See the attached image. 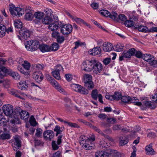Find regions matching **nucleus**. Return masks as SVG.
Wrapping results in <instances>:
<instances>
[{
  "mask_svg": "<svg viewBox=\"0 0 157 157\" xmlns=\"http://www.w3.org/2000/svg\"><path fill=\"white\" fill-rule=\"evenodd\" d=\"M2 109L5 114L6 116L11 117L13 112V107L11 105H4L3 106Z\"/></svg>",
  "mask_w": 157,
  "mask_h": 157,
  "instance_id": "nucleus-8",
  "label": "nucleus"
},
{
  "mask_svg": "<svg viewBox=\"0 0 157 157\" xmlns=\"http://www.w3.org/2000/svg\"><path fill=\"white\" fill-rule=\"evenodd\" d=\"M88 140L87 138L84 136H81L79 139V141L80 145L84 144L85 142H86Z\"/></svg>",
  "mask_w": 157,
  "mask_h": 157,
  "instance_id": "nucleus-46",
  "label": "nucleus"
},
{
  "mask_svg": "<svg viewBox=\"0 0 157 157\" xmlns=\"http://www.w3.org/2000/svg\"><path fill=\"white\" fill-rule=\"evenodd\" d=\"M39 49L42 52H45L50 51L49 46L45 44H41L39 46Z\"/></svg>",
  "mask_w": 157,
  "mask_h": 157,
  "instance_id": "nucleus-21",
  "label": "nucleus"
},
{
  "mask_svg": "<svg viewBox=\"0 0 157 157\" xmlns=\"http://www.w3.org/2000/svg\"><path fill=\"white\" fill-rule=\"evenodd\" d=\"M50 83L56 89L60 86L54 79H53V81Z\"/></svg>",
  "mask_w": 157,
  "mask_h": 157,
  "instance_id": "nucleus-53",
  "label": "nucleus"
},
{
  "mask_svg": "<svg viewBox=\"0 0 157 157\" xmlns=\"http://www.w3.org/2000/svg\"><path fill=\"white\" fill-rule=\"evenodd\" d=\"M20 118L24 120H27L29 117V113L25 111L22 110L20 113Z\"/></svg>",
  "mask_w": 157,
  "mask_h": 157,
  "instance_id": "nucleus-17",
  "label": "nucleus"
},
{
  "mask_svg": "<svg viewBox=\"0 0 157 157\" xmlns=\"http://www.w3.org/2000/svg\"><path fill=\"white\" fill-rule=\"evenodd\" d=\"M65 77L66 79L68 81H71L72 79L73 78L72 75L70 74H66Z\"/></svg>",
  "mask_w": 157,
  "mask_h": 157,
  "instance_id": "nucleus-61",
  "label": "nucleus"
},
{
  "mask_svg": "<svg viewBox=\"0 0 157 157\" xmlns=\"http://www.w3.org/2000/svg\"><path fill=\"white\" fill-rule=\"evenodd\" d=\"M100 13L101 15L106 17H109L110 14V12L106 10H101Z\"/></svg>",
  "mask_w": 157,
  "mask_h": 157,
  "instance_id": "nucleus-45",
  "label": "nucleus"
},
{
  "mask_svg": "<svg viewBox=\"0 0 157 157\" xmlns=\"http://www.w3.org/2000/svg\"><path fill=\"white\" fill-rule=\"evenodd\" d=\"M120 140L119 144L121 146H124L128 142V139L124 136H120Z\"/></svg>",
  "mask_w": 157,
  "mask_h": 157,
  "instance_id": "nucleus-23",
  "label": "nucleus"
},
{
  "mask_svg": "<svg viewBox=\"0 0 157 157\" xmlns=\"http://www.w3.org/2000/svg\"><path fill=\"white\" fill-rule=\"evenodd\" d=\"M59 92L64 95L67 94V92L63 88L60 86L56 89Z\"/></svg>",
  "mask_w": 157,
  "mask_h": 157,
  "instance_id": "nucleus-56",
  "label": "nucleus"
},
{
  "mask_svg": "<svg viewBox=\"0 0 157 157\" xmlns=\"http://www.w3.org/2000/svg\"><path fill=\"white\" fill-rule=\"evenodd\" d=\"M39 46V43L38 41L31 40L27 41L25 46L27 50L33 51L38 49Z\"/></svg>",
  "mask_w": 157,
  "mask_h": 157,
  "instance_id": "nucleus-2",
  "label": "nucleus"
},
{
  "mask_svg": "<svg viewBox=\"0 0 157 157\" xmlns=\"http://www.w3.org/2000/svg\"><path fill=\"white\" fill-rule=\"evenodd\" d=\"M42 130L40 128H38L36 130L35 136L37 137H40L42 136Z\"/></svg>",
  "mask_w": 157,
  "mask_h": 157,
  "instance_id": "nucleus-47",
  "label": "nucleus"
},
{
  "mask_svg": "<svg viewBox=\"0 0 157 157\" xmlns=\"http://www.w3.org/2000/svg\"><path fill=\"white\" fill-rule=\"evenodd\" d=\"M98 94V91L97 89H95L92 91L91 95L92 98L94 100H97Z\"/></svg>",
  "mask_w": 157,
  "mask_h": 157,
  "instance_id": "nucleus-37",
  "label": "nucleus"
},
{
  "mask_svg": "<svg viewBox=\"0 0 157 157\" xmlns=\"http://www.w3.org/2000/svg\"><path fill=\"white\" fill-rule=\"evenodd\" d=\"M135 55L136 57L138 58H143V56L142 53L140 51H136Z\"/></svg>",
  "mask_w": 157,
  "mask_h": 157,
  "instance_id": "nucleus-58",
  "label": "nucleus"
},
{
  "mask_svg": "<svg viewBox=\"0 0 157 157\" xmlns=\"http://www.w3.org/2000/svg\"><path fill=\"white\" fill-rule=\"evenodd\" d=\"M52 36L55 38H57L59 35V33L56 31H53L52 34Z\"/></svg>",
  "mask_w": 157,
  "mask_h": 157,
  "instance_id": "nucleus-63",
  "label": "nucleus"
},
{
  "mask_svg": "<svg viewBox=\"0 0 157 157\" xmlns=\"http://www.w3.org/2000/svg\"><path fill=\"white\" fill-rule=\"evenodd\" d=\"M92 76L88 74H85L84 75V82H87L92 80Z\"/></svg>",
  "mask_w": 157,
  "mask_h": 157,
  "instance_id": "nucleus-48",
  "label": "nucleus"
},
{
  "mask_svg": "<svg viewBox=\"0 0 157 157\" xmlns=\"http://www.w3.org/2000/svg\"><path fill=\"white\" fill-rule=\"evenodd\" d=\"M56 39L57 41L60 44L62 43L64 40V38L63 36H59Z\"/></svg>",
  "mask_w": 157,
  "mask_h": 157,
  "instance_id": "nucleus-60",
  "label": "nucleus"
},
{
  "mask_svg": "<svg viewBox=\"0 0 157 157\" xmlns=\"http://www.w3.org/2000/svg\"><path fill=\"white\" fill-rule=\"evenodd\" d=\"M52 145L53 150H55L58 149L59 147L57 144L56 141L53 140L52 142Z\"/></svg>",
  "mask_w": 157,
  "mask_h": 157,
  "instance_id": "nucleus-55",
  "label": "nucleus"
},
{
  "mask_svg": "<svg viewBox=\"0 0 157 157\" xmlns=\"http://www.w3.org/2000/svg\"><path fill=\"white\" fill-rule=\"evenodd\" d=\"M28 85L25 81H21L19 82L18 87L21 90H25L28 87Z\"/></svg>",
  "mask_w": 157,
  "mask_h": 157,
  "instance_id": "nucleus-22",
  "label": "nucleus"
},
{
  "mask_svg": "<svg viewBox=\"0 0 157 157\" xmlns=\"http://www.w3.org/2000/svg\"><path fill=\"white\" fill-rule=\"evenodd\" d=\"M84 83L85 86L88 89H92L94 87V85L92 80L87 82H85Z\"/></svg>",
  "mask_w": 157,
  "mask_h": 157,
  "instance_id": "nucleus-42",
  "label": "nucleus"
},
{
  "mask_svg": "<svg viewBox=\"0 0 157 157\" xmlns=\"http://www.w3.org/2000/svg\"><path fill=\"white\" fill-rule=\"evenodd\" d=\"M101 50L100 47H95L92 49H90L88 53L89 54L92 56H95L101 53Z\"/></svg>",
  "mask_w": 157,
  "mask_h": 157,
  "instance_id": "nucleus-13",
  "label": "nucleus"
},
{
  "mask_svg": "<svg viewBox=\"0 0 157 157\" xmlns=\"http://www.w3.org/2000/svg\"><path fill=\"white\" fill-rule=\"evenodd\" d=\"M60 32L64 35H68L70 34L72 30V25L69 24L62 25L60 26Z\"/></svg>",
  "mask_w": 157,
  "mask_h": 157,
  "instance_id": "nucleus-5",
  "label": "nucleus"
},
{
  "mask_svg": "<svg viewBox=\"0 0 157 157\" xmlns=\"http://www.w3.org/2000/svg\"><path fill=\"white\" fill-rule=\"evenodd\" d=\"M90 143V142L89 141V140H88L86 142H85L84 144H82L81 145L85 149L90 150L92 148V146L89 144V143Z\"/></svg>",
  "mask_w": 157,
  "mask_h": 157,
  "instance_id": "nucleus-29",
  "label": "nucleus"
},
{
  "mask_svg": "<svg viewBox=\"0 0 157 157\" xmlns=\"http://www.w3.org/2000/svg\"><path fill=\"white\" fill-rule=\"evenodd\" d=\"M106 153L102 151H98L95 153V157H105V156H108ZM109 156V155H108Z\"/></svg>",
  "mask_w": 157,
  "mask_h": 157,
  "instance_id": "nucleus-33",
  "label": "nucleus"
},
{
  "mask_svg": "<svg viewBox=\"0 0 157 157\" xmlns=\"http://www.w3.org/2000/svg\"><path fill=\"white\" fill-rule=\"evenodd\" d=\"M102 48L104 51L108 52L112 50L113 46L111 43L109 42H105L103 45Z\"/></svg>",
  "mask_w": 157,
  "mask_h": 157,
  "instance_id": "nucleus-14",
  "label": "nucleus"
},
{
  "mask_svg": "<svg viewBox=\"0 0 157 157\" xmlns=\"http://www.w3.org/2000/svg\"><path fill=\"white\" fill-rule=\"evenodd\" d=\"M150 64L151 66H153V67H157V61L156 60H155V58L154 57L153 60L151 61V62L149 63Z\"/></svg>",
  "mask_w": 157,
  "mask_h": 157,
  "instance_id": "nucleus-64",
  "label": "nucleus"
},
{
  "mask_svg": "<svg viewBox=\"0 0 157 157\" xmlns=\"http://www.w3.org/2000/svg\"><path fill=\"white\" fill-rule=\"evenodd\" d=\"M32 76L33 78L37 82H40L43 79V76L40 72H34Z\"/></svg>",
  "mask_w": 157,
  "mask_h": 157,
  "instance_id": "nucleus-12",
  "label": "nucleus"
},
{
  "mask_svg": "<svg viewBox=\"0 0 157 157\" xmlns=\"http://www.w3.org/2000/svg\"><path fill=\"white\" fill-rule=\"evenodd\" d=\"M54 131L56 132V136H57L58 134L61 133L63 130L62 129V127H60L59 125H56L54 129Z\"/></svg>",
  "mask_w": 157,
  "mask_h": 157,
  "instance_id": "nucleus-35",
  "label": "nucleus"
},
{
  "mask_svg": "<svg viewBox=\"0 0 157 157\" xmlns=\"http://www.w3.org/2000/svg\"><path fill=\"white\" fill-rule=\"evenodd\" d=\"M9 93L10 94L18 98L21 99H23V97L21 95H23L24 94L21 92L20 91L14 89H11L9 90Z\"/></svg>",
  "mask_w": 157,
  "mask_h": 157,
  "instance_id": "nucleus-11",
  "label": "nucleus"
},
{
  "mask_svg": "<svg viewBox=\"0 0 157 157\" xmlns=\"http://www.w3.org/2000/svg\"><path fill=\"white\" fill-rule=\"evenodd\" d=\"M54 135V132L50 130H47L43 133V136L44 139L49 141L53 138Z\"/></svg>",
  "mask_w": 157,
  "mask_h": 157,
  "instance_id": "nucleus-10",
  "label": "nucleus"
},
{
  "mask_svg": "<svg viewBox=\"0 0 157 157\" xmlns=\"http://www.w3.org/2000/svg\"><path fill=\"white\" fill-rule=\"evenodd\" d=\"M124 46L121 44L119 43L115 46V50L117 52H121L123 50Z\"/></svg>",
  "mask_w": 157,
  "mask_h": 157,
  "instance_id": "nucleus-49",
  "label": "nucleus"
},
{
  "mask_svg": "<svg viewBox=\"0 0 157 157\" xmlns=\"http://www.w3.org/2000/svg\"><path fill=\"white\" fill-rule=\"evenodd\" d=\"M152 144L151 143L146 146L145 150L147 152V154L148 155H153L155 154V152L152 148Z\"/></svg>",
  "mask_w": 157,
  "mask_h": 157,
  "instance_id": "nucleus-15",
  "label": "nucleus"
},
{
  "mask_svg": "<svg viewBox=\"0 0 157 157\" xmlns=\"http://www.w3.org/2000/svg\"><path fill=\"white\" fill-rule=\"evenodd\" d=\"M154 56L151 54H145L143 55V59L147 62L150 63L153 60Z\"/></svg>",
  "mask_w": 157,
  "mask_h": 157,
  "instance_id": "nucleus-18",
  "label": "nucleus"
},
{
  "mask_svg": "<svg viewBox=\"0 0 157 157\" xmlns=\"http://www.w3.org/2000/svg\"><path fill=\"white\" fill-rule=\"evenodd\" d=\"M144 104L147 107L150 108L151 109H154L156 107L155 103L151 101H145Z\"/></svg>",
  "mask_w": 157,
  "mask_h": 157,
  "instance_id": "nucleus-20",
  "label": "nucleus"
},
{
  "mask_svg": "<svg viewBox=\"0 0 157 157\" xmlns=\"http://www.w3.org/2000/svg\"><path fill=\"white\" fill-rule=\"evenodd\" d=\"M71 86L72 89L75 91L78 92L79 91L80 89L82 88L81 86L77 84H72L71 85Z\"/></svg>",
  "mask_w": 157,
  "mask_h": 157,
  "instance_id": "nucleus-30",
  "label": "nucleus"
},
{
  "mask_svg": "<svg viewBox=\"0 0 157 157\" xmlns=\"http://www.w3.org/2000/svg\"><path fill=\"white\" fill-rule=\"evenodd\" d=\"M10 137V135L6 133H3L0 136V138L2 140L9 139Z\"/></svg>",
  "mask_w": 157,
  "mask_h": 157,
  "instance_id": "nucleus-39",
  "label": "nucleus"
},
{
  "mask_svg": "<svg viewBox=\"0 0 157 157\" xmlns=\"http://www.w3.org/2000/svg\"><path fill=\"white\" fill-rule=\"evenodd\" d=\"M33 18V15L32 13L30 12H27L25 15V19L28 21L32 20Z\"/></svg>",
  "mask_w": 157,
  "mask_h": 157,
  "instance_id": "nucleus-38",
  "label": "nucleus"
},
{
  "mask_svg": "<svg viewBox=\"0 0 157 157\" xmlns=\"http://www.w3.org/2000/svg\"><path fill=\"white\" fill-rule=\"evenodd\" d=\"M135 28L137 29L140 32L144 33H148V29L145 26L140 25L135 26Z\"/></svg>",
  "mask_w": 157,
  "mask_h": 157,
  "instance_id": "nucleus-16",
  "label": "nucleus"
},
{
  "mask_svg": "<svg viewBox=\"0 0 157 157\" xmlns=\"http://www.w3.org/2000/svg\"><path fill=\"white\" fill-rule=\"evenodd\" d=\"M52 18L49 16H46L42 20V23L44 24L48 25L52 22Z\"/></svg>",
  "mask_w": 157,
  "mask_h": 157,
  "instance_id": "nucleus-26",
  "label": "nucleus"
},
{
  "mask_svg": "<svg viewBox=\"0 0 157 157\" xmlns=\"http://www.w3.org/2000/svg\"><path fill=\"white\" fill-rule=\"evenodd\" d=\"M1 71L4 72L11 76L13 78L16 80L19 79L20 76L18 73L12 71L11 69L3 67L0 68Z\"/></svg>",
  "mask_w": 157,
  "mask_h": 157,
  "instance_id": "nucleus-3",
  "label": "nucleus"
},
{
  "mask_svg": "<svg viewBox=\"0 0 157 157\" xmlns=\"http://www.w3.org/2000/svg\"><path fill=\"white\" fill-rule=\"evenodd\" d=\"M9 9L10 13L14 17H20L24 13V9L20 7H15L13 4L10 5Z\"/></svg>",
  "mask_w": 157,
  "mask_h": 157,
  "instance_id": "nucleus-1",
  "label": "nucleus"
},
{
  "mask_svg": "<svg viewBox=\"0 0 157 157\" xmlns=\"http://www.w3.org/2000/svg\"><path fill=\"white\" fill-rule=\"evenodd\" d=\"M14 24L15 27L17 28H21L22 27V23L20 19H17L14 21Z\"/></svg>",
  "mask_w": 157,
  "mask_h": 157,
  "instance_id": "nucleus-31",
  "label": "nucleus"
},
{
  "mask_svg": "<svg viewBox=\"0 0 157 157\" xmlns=\"http://www.w3.org/2000/svg\"><path fill=\"white\" fill-rule=\"evenodd\" d=\"M72 20L75 21L77 23L79 24H82L84 25H86L87 26L89 27L90 26L89 25V24L87 23L83 20L81 19L80 18H78L76 17H74L73 19Z\"/></svg>",
  "mask_w": 157,
  "mask_h": 157,
  "instance_id": "nucleus-19",
  "label": "nucleus"
},
{
  "mask_svg": "<svg viewBox=\"0 0 157 157\" xmlns=\"http://www.w3.org/2000/svg\"><path fill=\"white\" fill-rule=\"evenodd\" d=\"M94 63V59L85 61L82 63V70L87 72L91 71L92 70Z\"/></svg>",
  "mask_w": 157,
  "mask_h": 157,
  "instance_id": "nucleus-4",
  "label": "nucleus"
},
{
  "mask_svg": "<svg viewBox=\"0 0 157 157\" xmlns=\"http://www.w3.org/2000/svg\"><path fill=\"white\" fill-rule=\"evenodd\" d=\"M130 99L131 98L129 96H122L121 98L122 101L125 103L129 102Z\"/></svg>",
  "mask_w": 157,
  "mask_h": 157,
  "instance_id": "nucleus-52",
  "label": "nucleus"
},
{
  "mask_svg": "<svg viewBox=\"0 0 157 157\" xmlns=\"http://www.w3.org/2000/svg\"><path fill=\"white\" fill-rule=\"evenodd\" d=\"M22 66L26 70H29L30 67V63L27 61H24V63L21 64Z\"/></svg>",
  "mask_w": 157,
  "mask_h": 157,
  "instance_id": "nucleus-51",
  "label": "nucleus"
},
{
  "mask_svg": "<svg viewBox=\"0 0 157 157\" xmlns=\"http://www.w3.org/2000/svg\"><path fill=\"white\" fill-rule=\"evenodd\" d=\"M124 25L125 26L130 27L133 26L134 25V22L130 20H126L125 21Z\"/></svg>",
  "mask_w": 157,
  "mask_h": 157,
  "instance_id": "nucleus-43",
  "label": "nucleus"
},
{
  "mask_svg": "<svg viewBox=\"0 0 157 157\" xmlns=\"http://www.w3.org/2000/svg\"><path fill=\"white\" fill-rule=\"evenodd\" d=\"M118 15L117 13L116 12H112L110 13V14L109 17H110L114 21H117Z\"/></svg>",
  "mask_w": 157,
  "mask_h": 157,
  "instance_id": "nucleus-34",
  "label": "nucleus"
},
{
  "mask_svg": "<svg viewBox=\"0 0 157 157\" xmlns=\"http://www.w3.org/2000/svg\"><path fill=\"white\" fill-rule=\"evenodd\" d=\"M126 17L123 14H121L118 15L117 21V22H120V21H125L126 20Z\"/></svg>",
  "mask_w": 157,
  "mask_h": 157,
  "instance_id": "nucleus-41",
  "label": "nucleus"
},
{
  "mask_svg": "<svg viewBox=\"0 0 157 157\" xmlns=\"http://www.w3.org/2000/svg\"><path fill=\"white\" fill-rule=\"evenodd\" d=\"M121 94L118 92H115L113 95V98L114 100H118L121 99L122 97Z\"/></svg>",
  "mask_w": 157,
  "mask_h": 157,
  "instance_id": "nucleus-32",
  "label": "nucleus"
},
{
  "mask_svg": "<svg viewBox=\"0 0 157 157\" xmlns=\"http://www.w3.org/2000/svg\"><path fill=\"white\" fill-rule=\"evenodd\" d=\"M13 143L12 146L14 150L16 151L21 146V142L18 136H15L13 137Z\"/></svg>",
  "mask_w": 157,
  "mask_h": 157,
  "instance_id": "nucleus-9",
  "label": "nucleus"
},
{
  "mask_svg": "<svg viewBox=\"0 0 157 157\" xmlns=\"http://www.w3.org/2000/svg\"><path fill=\"white\" fill-rule=\"evenodd\" d=\"M44 16V13L40 11L35 12L34 14V17L36 19L39 20L42 19L43 18Z\"/></svg>",
  "mask_w": 157,
  "mask_h": 157,
  "instance_id": "nucleus-25",
  "label": "nucleus"
},
{
  "mask_svg": "<svg viewBox=\"0 0 157 157\" xmlns=\"http://www.w3.org/2000/svg\"><path fill=\"white\" fill-rule=\"evenodd\" d=\"M31 32L27 29H22L19 32L20 36H18V38L21 40L22 39V38L27 40L29 38L31 34Z\"/></svg>",
  "mask_w": 157,
  "mask_h": 157,
  "instance_id": "nucleus-6",
  "label": "nucleus"
},
{
  "mask_svg": "<svg viewBox=\"0 0 157 157\" xmlns=\"http://www.w3.org/2000/svg\"><path fill=\"white\" fill-rule=\"evenodd\" d=\"M110 155L113 156L121 157L122 156L121 154L117 151L114 150H111Z\"/></svg>",
  "mask_w": 157,
  "mask_h": 157,
  "instance_id": "nucleus-28",
  "label": "nucleus"
},
{
  "mask_svg": "<svg viewBox=\"0 0 157 157\" xmlns=\"http://www.w3.org/2000/svg\"><path fill=\"white\" fill-rule=\"evenodd\" d=\"M29 121L30 124L33 126H35L36 124V121L33 116H32L30 117Z\"/></svg>",
  "mask_w": 157,
  "mask_h": 157,
  "instance_id": "nucleus-50",
  "label": "nucleus"
},
{
  "mask_svg": "<svg viewBox=\"0 0 157 157\" xmlns=\"http://www.w3.org/2000/svg\"><path fill=\"white\" fill-rule=\"evenodd\" d=\"M59 44L56 43H54L52 44L51 46H49V49L50 51H55L57 50L59 48Z\"/></svg>",
  "mask_w": 157,
  "mask_h": 157,
  "instance_id": "nucleus-36",
  "label": "nucleus"
},
{
  "mask_svg": "<svg viewBox=\"0 0 157 157\" xmlns=\"http://www.w3.org/2000/svg\"><path fill=\"white\" fill-rule=\"evenodd\" d=\"M103 68L102 64L99 62L94 59V63L92 70L93 72L97 74H99Z\"/></svg>",
  "mask_w": 157,
  "mask_h": 157,
  "instance_id": "nucleus-7",
  "label": "nucleus"
},
{
  "mask_svg": "<svg viewBox=\"0 0 157 157\" xmlns=\"http://www.w3.org/2000/svg\"><path fill=\"white\" fill-rule=\"evenodd\" d=\"M6 26L2 24H0V37H2L5 35L6 31Z\"/></svg>",
  "mask_w": 157,
  "mask_h": 157,
  "instance_id": "nucleus-24",
  "label": "nucleus"
},
{
  "mask_svg": "<svg viewBox=\"0 0 157 157\" xmlns=\"http://www.w3.org/2000/svg\"><path fill=\"white\" fill-rule=\"evenodd\" d=\"M64 123L67 124L70 126L71 127L78 128L79 127L77 124L75 123H72L70 122H67L66 121H64Z\"/></svg>",
  "mask_w": 157,
  "mask_h": 157,
  "instance_id": "nucleus-54",
  "label": "nucleus"
},
{
  "mask_svg": "<svg viewBox=\"0 0 157 157\" xmlns=\"http://www.w3.org/2000/svg\"><path fill=\"white\" fill-rule=\"evenodd\" d=\"M75 47L73 48L74 49H75L78 48L79 46L82 45H84L85 43L84 42H82L80 40H78L74 42Z\"/></svg>",
  "mask_w": 157,
  "mask_h": 157,
  "instance_id": "nucleus-44",
  "label": "nucleus"
},
{
  "mask_svg": "<svg viewBox=\"0 0 157 157\" xmlns=\"http://www.w3.org/2000/svg\"><path fill=\"white\" fill-rule=\"evenodd\" d=\"M44 11L46 15L47 16H49L52 13V10L49 8H46L45 9Z\"/></svg>",
  "mask_w": 157,
  "mask_h": 157,
  "instance_id": "nucleus-59",
  "label": "nucleus"
},
{
  "mask_svg": "<svg viewBox=\"0 0 157 157\" xmlns=\"http://www.w3.org/2000/svg\"><path fill=\"white\" fill-rule=\"evenodd\" d=\"M59 26V25L58 26L55 23H53L50 24L49 25L48 28L50 30L54 31H56Z\"/></svg>",
  "mask_w": 157,
  "mask_h": 157,
  "instance_id": "nucleus-27",
  "label": "nucleus"
},
{
  "mask_svg": "<svg viewBox=\"0 0 157 157\" xmlns=\"http://www.w3.org/2000/svg\"><path fill=\"white\" fill-rule=\"evenodd\" d=\"M94 130L96 132H98L102 136H104V134L98 128L95 126L94 127Z\"/></svg>",
  "mask_w": 157,
  "mask_h": 157,
  "instance_id": "nucleus-62",
  "label": "nucleus"
},
{
  "mask_svg": "<svg viewBox=\"0 0 157 157\" xmlns=\"http://www.w3.org/2000/svg\"><path fill=\"white\" fill-rule=\"evenodd\" d=\"M78 92L82 94H88V91L87 90L82 86V88L80 89Z\"/></svg>",
  "mask_w": 157,
  "mask_h": 157,
  "instance_id": "nucleus-57",
  "label": "nucleus"
},
{
  "mask_svg": "<svg viewBox=\"0 0 157 157\" xmlns=\"http://www.w3.org/2000/svg\"><path fill=\"white\" fill-rule=\"evenodd\" d=\"M52 74L53 76L56 79L59 80L60 79V76L59 72L58 71L55 70V71L52 72Z\"/></svg>",
  "mask_w": 157,
  "mask_h": 157,
  "instance_id": "nucleus-40",
  "label": "nucleus"
}]
</instances>
